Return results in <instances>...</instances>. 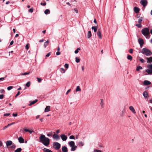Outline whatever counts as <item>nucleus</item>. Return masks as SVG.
I'll list each match as a JSON object with an SVG mask.
<instances>
[{
	"instance_id": "f257e3e1",
	"label": "nucleus",
	"mask_w": 152,
	"mask_h": 152,
	"mask_svg": "<svg viewBox=\"0 0 152 152\" xmlns=\"http://www.w3.org/2000/svg\"><path fill=\"white\" fill-rule=\"evenodd\" d=\"M39 138L40 142L45 146L48 147L49 145L50 140L49 138L46 137L44 135L42 134Z\"/></svg>"
},
{
	"instance_id": "f03ea898",
	"label": "nucleus",
	"mask_w": 152,
	"mask_h": 152,
	"mask_svg": "<svg viewBox=\"0 0 152 152\" xmlns=\"http://www.w3.org/2000/svg\"><path fill=\"white\" fill-rule=\"evenodd\" d=\"M142 34L146 37V38L149 39L150 37L149 33V29L148 28H145L141 30Z\"/></svg>"
},
{
	"instance_id": "7ed1b4c3",
	"label": "nucleus",
	"mask_w": 152,
	"mask_h": 152,
	"mask_svg": "<svg viewBox=\"0 0 152 152\" xmlns=\"http://www.w3.org/2000/svg\"><path fill=\"white\" fill-rule=\"evenodd\" d=\"M141 53L146 56H150L152 55V52L146 48H144L142 50Z\"/></svg>"
},
{
	"instance_id": "20e7f679",
	"label": "nucleus",
	"mask_w": 152,
	"mask_h": 152,
	"mask_svg": "<svg viewBox=\"0 0 152 152\" xmlns=\"http://www.w3.org/2000/svg\"><path fill=\"white\" fill-rule=\"evenodd\" d=\"M147 67L148 69H146L145 72H147L148 75L152 74V64H148Z\"/></svg>"
},
{
	"instance_id": "39448f33",
	"label": "nucleus",
	"mask_w": 152,
	"mask_h": 152,
	"mask_svg": "<svg viewBox=\"0 0 152 152\" xmlns=\"http://www.w3.org/2000/svg\"><path fill=\"white\" fill-rule=\"evenodd\" d=\"M61 144L57 142H54L53 143V148L56 150H59L61 147Z\"/></svg>"
},
{
	"instance_id": "423d86ee",
	"label": "nucleus",
	"mask_w": 152,
	"mask_h": 152,
	"mask_svg": "<svg viewBox=\"0 0 152 152\" xmlns=\"http://www.w3.org/2000/svg\"><path fill=\"white\" fill-rule=\"evenodd\" d=\"M140 3L144 7L146 6L148 4L147 1L146 0H141Z\"/></svg>"
},
{
	"instance_id": "0eeeda50",
	"label": "nucleus",
	"mask_w": 152,
	"mask_h": 152,
	"mask_svg": "<svg viewBox=\"0 0 152 152\" xmlns=\"http://www.w3.org/2000/svg\"><path fill=\"white\" fill-rule=\"evenodd\" d=\"M138 41L139 44H140L141 48L144 44V41L142 38H139L138 39Z\"/></svg>"
},
{
	"instance_id": "6e6552de",
	"label": "nucleus",
	"mask_w": 152,
	"mask_h": 152,
	"mask_svg": "<svg viewBox=\"0 0 152 152\" xmlns=\"http://www.w3.org/2000/svg\"><path fill=\"white\" fill-rule=\"evenodd\" d=\"M61 137L63 141H65L67 138V136L64 134H62L61 136Z\"/></svg>"
},
{
	"instance_id": "1a4fd4ad",
	"label": "nucleus",
	"mask_w": 152,
	"mask_h": 152,
	"mask_svg": "<svg viewBox=\"0 0 152 152\" xmlns=\"http://www.w3.org/2000/svg\"><path fill=\"white\" fill-rule=\"evenodd\" d=\"M18 140L19 142L20 143H22L24 142V140L22 137H20L18 138Z\"/></svg>"
},
{
	"instance_id": "9d476101",
	"label": "nucleus",
	"mask_w": 152,
	"mask_h": 152,
	"mask_svg": "<svg viewBox=\"0 0 152 152\" xmlns=\"http://www.w3.org/2000/svg\"><path fill=\"white\" fill-rule=\"evenodd\" d=\"M151 83L149 81L145 80L143 82V84L145 85H150Z\"/></svg>"
},
{
	"instance_id": "9b49d317",
	"label": "nucleus",
	"mask_w": 152,
	"mask_h": 152,
	"mask_svg": "<svg viewBox=\"0 0 152 152\" xmlns=\"http://www.w3.org/2000/svg\"><path fill=\"white\" fill-rule=\"evenodd\" d=\"M62 151L63 152H68V150L66 147L64 146L62 148Z\"/></svg>"
},
{
	"instance_id": "f8f14e48",
	"label": "nucleus",
	"mask_w": 152,
	"mask_h": 152,
	"mask_svg": "<svg viewBox=\"0 0 152 152\" xmlns=\"http://www.w3.org/2000/svg\"><path fill=\"white\" fill-rule=\"evenodd\" d=\"M129 108V110L132 112L133 113L135 114L136 113V111L132 106H130Z\"/></svg>"
},
{
	"instance_id": "ddd939ff",
	"label": "nucleus",
	"mask_w": 152,
	"mask_h": 152,
	"mask_svg": "<svg viewBox=\"0 0 152 152\" xmlns=\"http://www.w3.org/2000/svg\"><path fill=\"white\" fill-rule=\"evenodd\" d=\"M53 138L54 139L56 140H58L60 139V137L58 135L56 134H54L53 135Z\"/></svg>"
},
{
	"instance_id": "4468645a",
	"label": "nucleus",
	"mask_w": 152,
	"mask_h": 152,
	"mask_svg": "<svg viewBox=\"0 0 152 152\" xmlns=\"http://www.w3.org/2000/svg\"><path fill=\"white\" fill-rule=\"evenodd\" d=\"M143 95L144 98H146L148 96V93L145 91L143 92Z\"/></svg>"
},
{
	"instance_id": "2eb2a0df",
	"label": "nucleus",
	"mask_w": 152,
	"mask_h": 152,
	"mask_svg": "<svg viewBox=\"0 0 152 152\" xmlns=\"http://www.w3.org/2000/svg\"><path fill=\"white\" fill-rule=\"evenodd\" d=\"M134 11L136 13H139L140 11V9L137 7H135L134 8Z\"/></svg>"
},
{
	"instance_id": "dca6fc26",
	"label": "nucleus",
	"mask_w": 152,
	"mask_h": 152,
	"mask_svg": "<svg viewBox=\"0 0 152 152\" xmlns=\"http://www.w3.org/2000/svg\"><path fill=\"white\" fill-rule=\"evenodd\" d=\"M68 144L71 147L74 146V145H75V142L73 141H71L69 142Z\"/></svg>"
},
{
	"instance_id": "f3484780",
	"label": "nucleus",
	"mask_w": 152,
	"mask_h": 152,
	"mask_svg": "<svg viewBox=\"0 0 152 152\" xmlns=\"http://www.w3.org/2000/svg\"><path fill=\"white\" fill-rule=\"evenodd\" d=\"M97 35L99 39H102V36L101 32L99 30H98V31L97 32Z\"/></svg>"
},
{
	"instance_id": "a211bd4d",
	"label": "nucleus",
	"mask_w": 152,
	"mask_h": 152,
	"mask_svg": "<svg viewBox=\"0 0 152 152\" xmlns=\"http://www.w3.org/2000/svg\"><path fill=\"white\" fill-rule=\"evenodd\" d=\"M147 62L148 63H152V57H150L149 58H147Z\"/></svg>"
},
{
	"instance_id": "6ab92c4d",
	"label": "nucleus",
	"mask_w": 152,
	"mask_h": 152,
	"mask_svg": "<svg viewBox=\"0 0 152 152\" xmlns=\"http://www.w3.org/2000/svg\"><path fill=\"white\" fill-rule=\"evenodd\" d=\"M12 142L11 140L7 141L6 142V145L7 146H10L12 144Z\"/></svg>"
},
{
	"instance_id": "aec40b11",
	"label": "nucleus",
	"mask_w": 152,
	"mask_h": 152,
	"mask_svg": "<svg viewBox=\"0 0 152 152\" xmlns=\"http://www.w3.org/2000/svg\"><path fill=\"white\" fill-rule=\"evenodd\" d=\"M50 106H47L45 109V112H47L50 111Z\"/></svg>"
},
{
	"instance_id": "412c9836",
	"label": "nucleus",
	"mask_w": 152,
	"mask_h": 152,
	"mask_svg": "<svg viewBox=\"0 0 152 152\" xmlns=\"http://www.w3.org/2000/svg\"><path fill=\"white\" fill-rule=\"evenodd\" d=\"M38 99H36L32 101H31L30 103L29 104V106H31V105L33 104H34L35 103H36V102H37L38 101Z\"/></svg>"
},
{
	"instance_id": "4be33fe9",
	"label": "nucleus",
	"mask_w": 152,
	"mask_h": 152,
	"mask_svg": "<svg viewBox=\"0 0 152 152\" xmlns=\"http://www.w3.org/2000/svg\"><path fill=\"white\" fill-rule=\"evenodd\" d=\"M43 151L44 152H53L51 150L47 149L46 148H44L43 149Z\"/></svg>"
},
{
	"instance_id": "5701e85b",
	"label": "nucleus",
	"mask_w": 152,
	"mask_h": 152,
	"mask_svg": "<svg viewBox=\"0 0 152 152\" xmlns=\"http://www.w3.org/2000/svg\"><path fill=\"white\" fill-rule=\"evenodd\" d=\"M77 146L75 145L74 146L72 147L71 149V151H74L77 148Z\"/></svg>"
},
{
	"instance_id": "b1692460",
	"label": "nucleus",
	"mask_w": 152,
	"mask_h": 152,
	"mask_svg": "<svg viewBox=\"0 0 152 152\" xmlns=\"http://www.w3.org/2000/svg\"><path fill=\"white\" fill-rule=\"evenodd\" d=\"M91 29L93 30L94 32H96L97 29V27L96 26H92L91 28Z\"/></svg>"
},
{
	"instance_id": "393cba45",
	"label": "nucleus",
	"mask_w": 152,
	"mask_h": 152,
	"mask_svg": "<svg viewBox=\"0 0 152 152\" xmlns=\"http://www.w3.org/2000/svg\"><path fill=\"white\" fill-rule=\"evenodd\" d=\"M92 34L91 31H88V33L87 37L88 38H90Z\"/></svg>"
},
{
	"instance_id": "a878e982",
	"label": "nucleus",
	"mask_w": 152,
	"mask_h": 152,
	"mask_svg": "<svg viewBox=\"0 0 152 152\" xmlns=\"http://www.w3.org/2000/svg\"><path fill=\"white\" fill-rule=\"evenodd\" d=\"M84 145V143L81 141L77 143V146H82Z\"/></svg>"
},
{
	"instance_id": "bb28decb",
	"label": "nucleus",
	"mask_w": 152,
	"mask_h": 152,
	"mask_svg": "<svg viewBox=\"0 0 152 152\" xmlns=\"http://www.w3.org/2000/svg\"><path fill=\"white\" fill-rule=\"evenodd\" d=\"M100 105L102 108L104 107V104L103 99H101Z\"/></svg>"
},
{
	"instance_id": "cd10ccee",
	"label": "nucleus",
	"mask_w": 152,
	"mask_h": 152,
	"mask_svg": "<svg viewBox=\"0 0 152 152\" xmlns=\"http://www.w3.org/2000/svg\"><path fill=\"white\" fill-rule=\"evenodd\" d=\"M143 19V18L141 17L138 20V22L139 24H141L142 22Z\"/></svg>"
},
{
	"instance_id": "c85d7f7f",
	"label": "nucleus",
	"mask_w": 152,
	"mask_h": 152,
	"mask_svg": "<svg viewBox=\"0 0 152 152\" xmlns=\"http://www.w3.org/2000/svg\"><path fill=\"white\" fill-rule=\"evenodd\" d=\"M44 13L46 15L50 13V10L48 9H46L45 10Z\"/></svg>"
},
{
	"instance_id": "c756f323",
	"label": "nucleus",
	"mask_w": 152,
	"mask_h": 152,
	"mask_svg": "<svg viewBox=\"0 0 152 152\" xmlns=\"http://www.w3.org/2000/svg\"><path fill=\"white\" fill-rule=\"evenodd\" d=\"M142 69V66H137V68L136 69V70L137 71H139L140 69Z\"/></svg>"
},
{
	"instance_id": "7c9ffc66",
	"label": "nucleus",
	"mask_w": 152,
	"mask_h": 152,
	"mask_svg": "<svg viewBox=\"0 0 152 152\" xmlns=\"http://www.w3.org/2000/svg\"><path fill=\"white\" fill-rule=\"evenodd\" d=\"M49 42V41L48 40H47L46 42H45L44 44L45 48H46V47L48 45Z\"/></svg>"
},
{
	"instance_id": "2f4dec72",
	"label": "nucleus",
	"mask_w": 152,
	"mask_h": 152,
	"mask_svg": "<svg viewBox=\"0 0 152 152\" xmlns=\"http://www.w3.org/2000/svg\"><path fill=\"white\" fill-rule=\"evenodd\" d=\"M21 151L22 149L21 148H20L15 150L14 152H21Z\"/></svg>"
},
{
	"instance_id": "473e14b6",
	"label": "nucleus",
	"mask_w": 152,
	"mask_h": 152,
	"mask_svg": "<svg viewBox=\"0 0 152 152\" xmlns=\"http://www.w3.org/2000/svg\"><path fill=\"white\" fill-rule=\"evenodd\" d=\"M60 72L62 73H64L65 72V69L63 68H61L60 69Z\"/></svg>"
},
{
	"instance_id": "72a5a7b5",
	"label": "nucleus",
	"mask_w": 152,
	"mask_h": 152,
	"mask_svg": "<svg viewBox=\"0 0 152 152\" xmlns=\"http://www.w3.org/2000/svg\"><path fill=\"white\" fill-rule=\"evenodd\" d=\"M16 146L14 144H12L10 145V147L12 149H14L15 148Z\"/></svg>"
},
{
	"instance_id": "f704fd0d",
	"label": "nucleus",
	"mask_w": 152,
	"mask_h": 152,
	"mask_svg": "<svg viewBox=\"0 0 152 152\" xmlns=\"http://www.w3.org/2000/svg\"><path fill=\"white\" fill-rule=\"evenodd\" d=\"M127 58L128 59L130 60V61H132V57L130 55H128L127 56Z\"/></svg>"
},
{
	"instance_id": "c9c22d12",
	"label": "nucleus",
	"mask_w": 152,
	"mask_h": 152,
	"mask_svg": "<svg viewBox=\"0 0 152 152\" xmlns=\"http://www.w3.org/2000/svg\"><path fill=\"white\" fill-rule=\"evenodd\" d=\"M81 91V89L80 88L79 86H77L75 91L76 92H77L78 91Z\"/></svg>"
},
{
	"instance_id": "e433bc0d",
	"label": "nucleus",
	"mask_w": 152,
	"mask_h": 152,
	"mask_svg": "<svg viewBox=\"0 0 152 152\" xmlns=\"http://www.w3.org/2000/svg\"><path fill=\"white\" fill-rule=\"evenodd\" d=\"M135 26H137L138 28H141L142 27L141 24H136Z\"/></svg>"
},
{
	"instance_id": "4c0bfd02",
	"label": "nucleus",
	"mask_w": 152,
	"mask_h": 152,
	"mask_svg": "<svg viewBox=\"0 0 152 152\" xmlns=\"http://www.w3.org/2000/svg\"><path fill=\"white\" fill-rule=\"evenodd\" d=\"M80 59L77 57H76L75 58V61L77 63H78L80 61Z\"/></svg>"
},
{
	"instance_id": "58836bf2",
	"label": "nucleus",
	"mask_w": 152,
	"mask_h": 152,
	"mask_svg": "<svg viewBox=\"0 0 152 152\" xmlns=\"http://www.w3.org/2000/svg\"><path fill=\"white\" fill-rule=\"evenodd\" d=\"M30 81H28L26 83V86L27 87H29L30 86Z\"/></svg>"
},
{
	"instance_id": "ea45409f",
	"label": "nucleus",
	"mask_w": 152,
	"mask_h": 152,
	"mask_svg": "<svg viewBox=\"0 0 152 152\" xmlns=\"http://www.w3.org/2000/svg\"><path fill=\"white\" fill-rule=\"evenodd\" d=\"M30 73V72H25L24 73H21L20 74V75H28Z\"/></svg>"
},
{
	"instance_id": "a19ab883",
	"label": "nucleus",
	"mask_w": 152,
	"mask_h": 152,
	"mask_svg": "<svg viewBox=\"0 0 152 152\" xmlns=\"http://www.w3.org/2000/svg\"><path fill=\"white\" fill-rule=\"evenodd\" d=\"M80 50V48H77L75 51V54H77L78 53L79 50Z\"/></svg>"
},
{
	"instance_id": "79ce46f5",
	"label": "nucleus",
	"mask_w": 152,
	"mask_h": 152,
	"mask_svg": "<svg viewBox=\"0 0 152 152\" xmlns=\"http://www.w3.org/2000/svg\"><path fill=\"white\" fill-rule=\"evenodd\" d=\"M13 88V87L12 86H9L7 87V89L8 90L10 91Z\"/></svg>"
},
{
	"instance_id": "37998d69",
	"label": "nucleus",
	"mask_w": 152,
	"mask_h": 152,
	"mask_svg": "<svg viewBox=\"0 0 152 152\" xmlns=\"http://www.w3.org/2000/svg\"><path fill=\"white\" fill-rule=\"evenodd\" d=\"M140 61L142 63H144L145 62V60L143 59L142 58H140L139 59Z\"/></svg>"
},
{
	"instance_id": "c03bdc74",
	"label": "nucleus",
	"mask_w": 152,
	"mask_h": 152,
	"mask_svg": "<svg viewBox=\"0 0 152 152\" xmlns=\"http://www.w3.org/2000/svg\"><path fill=\"white\" fill-rule=\"evenodd\" d=\"M94 152H103L102 151L97 149L94 150Z\"/></svg>"
},
{
	"instance_id": "a18cd8bd",
	"label": "nucleus",
	"mask_w": 152,
	"mask_h": 152,
	"mask_svg": "<svg viewBox=\"0 0 152 152\" xmlns=\"http://www.w3.org/2000/svg\"><path fill=\"white\" fill-rule=\"evenodd\" d=\"M64 66L66 69H68L69 68V64H66L64 65Z\"/></svg>"
},
{
	"instance_id": "49530a36",
	"label": "nucleus",
	"mask_w": 152,
	"mask_h": 152,
	"mask_svg": "<svg viewBox=\"0 0 152 152\" xmlns=\"http://www.w3.org/2000/svg\"><path fill=\"white\" fill-rule=\"evenodd\" d=\"M7 76V75H6L5 77H1L0 78V81H2L4 80L5 78H6Z\"/></svg>"
},
{
	"instance_id": "de8ad7c7",
	"label": "nucleus",
	"mask_w": 152,
	"mask_h": 152,
	"mask_svg": "<svg viewBox=\"0 0 152 152\" xmlns=\"http://www.w3.org/2000/svg\"><path fill=\"white\" fill-rule=\"evenodd\" d=\"M69 138L71 139H75V137L73 135L70 136L69 137Z\"/></svg>"
},
{
	"instance_id": "09e8293b",
	"label": "nucleus",
	"mask_w": 152,
	"mask_h": 152,
	"mask_svg": "<svg viewBox=\"0 0 152 152\" xmlns=\"http://www.w3.org/2000/svg\"><path fill=\"white\" fill-rule=\"evenodd\" d=\"M10 115V113H6L4 114V116H9Z\"/></svg>"
},
{
	"instance_id": "8fccbe9b",
	"label": "nucleus",
	"mask_w": 152,
	"mask_h": 152,
	"mask_svg": "<svg viewBox=\"0 0 152 152\" xmlns=\"http://www.w3.org/2000/svg\"><path fill=\"white\" fill-rule=\"evenodd\" d=\"M33 9L32 8H31L29 10V12H33Z\"/></svg>"
},
{
	"instance_id": "3c124183",
	"label": "nucleus",
	"mask_w": 152,
	"mask_h": 152,
	"mask_svg": "<svg viewBox=\"0 0 152 152\" xmlns=\"http://www.w3.org/2000/svg\"><path fill=\"white\" fill-rule=\"evenodd\" d=\"M50 53L49 52L45 56L46 57H48L50 55Z\"/></svg>"
},
{
	"instance_id": "603ef678",
	"label": "nucleus",
	"mask_w": 152,
	"mask_h": 152,
	"mask_svg": "<svg viewBox=\"0 0 152 152\" xmlns=\"http://www.w3.org/2000/svg\"><path fill=\"white\" fill-rule=\"evenodd\" d=\"M4 96V95L3 94H1L0 95V99H2Z\"/></svg>"
},
{
	"instance_id": "864d4df0",
	"label": "nucleus",
	"mask_w": 152,
	"mask_h": 152,
	"mask_svg": "<svg viewBox=\"0 0 152 152\" xmlns=\"http://www.w3.org/2000/svg\"><path fill=\"white\" fill-rule=\"evenodd\" d=\"M133 49L132 48H130L129 50V52L131 53H133Z\"/></svg>"
},
{
	"instance_id": "5fc2aeb1",
	"label": "nucleus",
	"mask_w": 152,
	"mask_h": 152,
	"mask_svg": "<svg viewBox=\"0 0 152 152\" xmlns=\"http://www.w3.org/2000/svg\"><path fill=\"white\" fill-rule=\"evenodd\" d=\"M4 90L3 89H1V90H0V93H4Z\"/></svg>"
},
{
	"instance_id": "6e6d98bb",
	"label": "nucleus",
	"mask_w": 152,
	"mask_h": 152,
	"mask_svg": "<svg viewBox=\"0 0 152 152\" xmlns=\"http://www.w3.org/2000/svg\"><path fill=\"white\" fill-rule=\"evenodd\" d=\"M37 81H38L40 83V82H41V80H42L40 78H38V77H37Z\"/></svg>"
},
{
	"instance_id": "4d7b16f0",
	"label": "nucleus",
	"mask_w": 152,
	"mask_h": 152,
	"mask_svg": "<svg viewBox=\"0 0 152 152\" xmlns=\"http://www.w3.org/2000/svg\"><path fill=\"white\" fill-rule=\"evenodd\" d=\"M23 130L26 132H28L29 129H26L25 128H23Z\"/></svg>"
},
{
	"instance_id": "13d9d810",
	"label": "nucleus",
	"mask_w": 152,
	"mask_h": 152,
	"mask_svg": "<svg viewBox=\"0 0 152 152\" xmlns=\"http://www.w3.org/2000/svg\"><path fill=\"white\" fill-rule=\"evenodd\" d=\"M28 45V44L25 46V48L27 50H28L29 48V47Z\"/></svg>"
},
{
	"instance_id": "bf43d9fd",
	"label": "nucleus",
	"mask_w": 152,
	"mask_h": 152,
	"mask_svg": "<svg viewBox=\"0 0 152 152\" xmlns=\"http://www.w3.org/2000/svg\"><path fill=\"white\" fill-rule=\"evenodd\" d=\"M41 4L42 5H43V6H45L46 5V3L45 2L44 3H41Z\"/></svg>"
},
{
	"instance_id": "052dcab7",
	"label": "nucleus",
	"mask_w": 152,
	"mask_h": 152,
	"mask_svg": "<svg viewBox=\"0 0 152 152\" xmlns=\"http://www.w3.org/2000/svg\"><path fill=\"white\" fill-rule=\"evenodd\" d=\"M18 114L17 113H13L12 114V115L14 117H16L17 116Z\"/></svg>"
},
{
	"instance_id": "680f3d73",
	"label": "nucleus",
	"mask_w": 152,
	"mask_h": 152,
	"mask_svg": "<svg viewBox=\"0 0 152 152\" xmlns=\"http://www.w3.org/2000/svg\"><path fill=\"white\" fill-rule=\"evenodd\" d=\"M61 53L59 51H58L56 53V55H59Z\"/></svg>"
},
{
	"instance_id": "e2e57ef3",
	"label": "nucleus",
	"mask_w": 152,
	"mask_h": 152,
	"mask_svg": "<svg viewBox=\"0 0 152 152\" xmlns=\"http://www.w3.org/2000/svg\"><path fill=\"white\" fill-rule=\"evenodd\" d=\"M47 135L48 137H50L52 136V134L51 133H49L47 134Z\"/></svg>"
},
{
	"instance_id": "0e129e2a",
	"label": "nucleus",
	"mask_w": 152,
	"mask_h": 152,
	"mask_svg": "<svg viewBox=\"0 0 152 152\" xmlns=\"http://www.w3.org/2000/svg\"><path fill=\"white\" fill-rule=\"evenodd\" d=\"M13 43H14V41L13 40L11 42H10V45H12L13 44Z\"/></svg>"
},
{
	"instance_id": "69168bd1",
	"label": "nucleus",
	"mask_w": 152,
	"mask_h": 152,
	"mask_svg": "<svg viewBox=\"0 0 152 152\" xmlns=\"http://www.w3.org/2000/svg\"><path fill=\"white\" fill-rule=\"evenodd\" d=\"M71 91V89H69L66 92V95L70 91Z\"/></svg>"
},
{
	"instance_id": "338daca9",
	"label": "nucleus",
	"mask_w": 152,
	"mask_h": 152,
	"mask_svg": "<svg viewBox=\"0 0 152 152\" xmlns=\"http://www.w3.org/2000/svg\"><path fill=\"white\" fill-rule=\"evenodd\" d=\"M124 112L123 111L122 112L121 114V116H123L124 115Z\"/></svg>"
},
{
	"instance_id": "774afa93",
	"label": "nucleus",
	"mask_w": 152,
	"mask_h": 152,
	"mask_svg": "<svg viewBox=\"0 0 152 152\" xmlns=\"http://www.w3.org/2000/svg\"><path fill=\"white\" fill-rule=\"evenodd\" d=\"M74 10L75 11L76 13H78V11L77 9L75 8L74 9Z\"/></svg>"
}]
</instances>
